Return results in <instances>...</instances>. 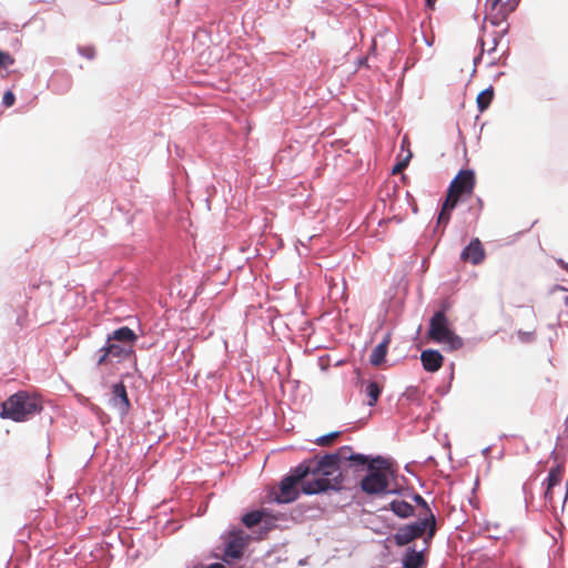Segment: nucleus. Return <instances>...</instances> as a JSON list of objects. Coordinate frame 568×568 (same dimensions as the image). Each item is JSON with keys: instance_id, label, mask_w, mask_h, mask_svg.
<instances>
[{"instance_id": "1", "label": "nucleus", "mask_w": 568, "mask_h": 568, "mask_svg": "<svg viewBox=\"0 0 568 568\" xmlns=\"http://www.w3.org/2000/svg\"><path fill=\"white\" fill-rule=\"evenodd\" d=\"M347 460L359 465L367 463V458L354 454L351 446L339 447L335 453L325 454L321 458H310L281 480L278 489L272 493L273 499L278 504L294 501L300 496L298 484L302 491L307 495L339 489L343 481L341 464Z\"/></svg>"}, {"instance_id": "2", "label": "nucleus", "mask_w": 568, "mask_h": 568, "mask_svg": "<svg viewBox=\"0 0 568 568\" xmlns=\"http://www.w3.org/2000/svg\"><path fill=\"white\" fill-rule=\"evenodd\" d=\"M138 341V335L128 326H122L106 337V343L101 347L97 355V364L99 366L108 364L111 358L118 361L129 359L134 355V344Z\"/></svg>"}, {"instance_id": "3", "label": "nucleus", "mask_w": 568, "mask_h": 568, "mask_svg": "<svg viewBox=\"0 0 568 568\" xmlns=\"http://www.w3.org/2000/svg\"><path fill=\"white\" fill-rule=\"evenodd\" d=\"M42 409V400L37 394L20 390L2 403L0 416L3 419L21 423L41 413Z\"/></svg>"}, {"instance_id": "4", "label": "nucleus", "mask_w": 568, "mask_h": 568, "mask_svg": "<svg viewBox=\"0 0 568 568\" xmlns=\"http://www.w3.org/2000/svg\"><path fill=\"white\" fill-rule=\"evenodd\" d=\"M388 462L382 457L368 464V474L361 480V488L367 495L389 493Z\"/></svg>"}, {"instance_id": "5", "label": "nucleus", "mask_w": 568, "mask_h": 568, "mask_svg": "<svg viewBox=\"0 0 568 568\" xmlns=\"http://www.w3.org/2000/svg\"><path fill=\"white\" fill-rule=\"evenodd\" d=\"M428 337L436 343L448 344L453 349L463 346V339L449 327V322L444 311H438L432 316Z\"/></svg>"}, {"instance_id": "6", "label": "nucleus", "mask_w": 568, "mask_h": 568, "mask_svg": "<svg viewBox=\"0 0 568 568\" xmlns=\"http://www.w3.org/2000/svg\"><path fill=\"white\" fill-rule=\"evenodd\" d=\"M427 527H429L428 535L432 538L436 531V520L433 514H429V518L399 527L393 535L394 542L397 546L408 545L410 541L422 537Z\"/></svg>"}, {"instance_id": "7", "label": "nucleus", "mask_w": 568, "mask_h": 568, "mask_svg": "<svg viewBox=\"0 0 568 568\" xmlns=\"http://www.w3.org/2000/svg\"><path fill=\"white\" fill-rule=\"evenodd\" d=\"M476 186V176L473 170H460L450 182L446 197L449 205H457L464 197H469Z\"/></svg>"}, {"instance_id": "8", "label": "nucleus", "mask_w": 568, "mask_h": 568, "mask_svg": "<svg viewBox=\"0 0 568 568\" xmlns=\"http://www.w3.org/2000/svg\"><path fill=\"white\" fill-rule=\"evenodd\" d=\"M519 3V0H487L486 12L490 17L493 24L498 26L514 12Z\"/></svg>"}, {"instance_id": "9", "label": "nucleus", "mask_w": 568, "mask_h": 568, "mask_svg": "<svg viewBox=\"0 0 568 568\" xmlns=\"http://www.w3.org/2000/svg\"><path fill=\"white\" fill-rule=\"evenodd\" d=\"M247 536L242 530L230 532L226 541L225 555L237 559L243 555L246 547Z\"/></svg>"}, {"instance_id": "10", "label": "nucleus", "mask_w": 568, "mask_h": 568, "mask_svg": "<svg viewBox=\"0 0 568 568\" xmlns=\"http://www.w3.org/2000/svg\"><path fill=\"white\" fill-rule=\"evenodd\" d=\"M486 257L485 248L479 239H473L470 243L462 251L460 260L469 262L473 265L480 264Z\"/></svg>"}, {"instance_id": "11", "label": "nucleus", "mask_w": 568, "mask_h": 568, "mask_svg": "<svg viewBox=\"0 0 568 568\" xmlns=\"http://www.w3.org/2000/svg\"><path fill=\"white\" fill-rule=\"evenodd\" d=\"M423 367L427 372H437L444 363L443 355L435 349H425L420 354Z\"/></svg>"}, {"instance_id": "12", "label": "nucleus", "mask_w": 568, "mask_h": 568, "mask_svg": "<svg viewBox=\"0 0 568 568\" xmlns=\"http://www.w3.org/2000/svg\"><path fill=\"white\" fill-rule=\"evenodd\" d=\"M112 402L122 414H126L130 408V400L128 397L126 388L123 383H118L112 387Z\"/></svg>"}, {"instance_id": "13", "label": "nucleus", "mask_w": 568, "mask_h": 568, "mask_svg": "<svg viewBox=\"0 0 568 568\" xmlns=\"http://www.w3.org/2000/svg\"><path fill=\"white\" fill-rule=\"evenodd\" d=\"M390 343V334H386L383 338V341L375 346V348L372 351V354L369 356V362L374 366H379L384 363L388 346Z\"/></svg>"}, {"instance_id": "14", "label": "nucleus", "mask_w": 568, "mask_h": 568, "mask_svg": "<svg viewBox=\"0 0 568 568\" xmlns=\"http://www.w3.org/2000/svg\"><path fill=\"white\" fill-rule=\"evenodd\" d=\"M389 507L392 511L400 518H407L414 515V507L405 500H393Z\"/></svg>"}, {"instance_id": "15", "label": "nucleus", "mask_w": 568, "mask_h": 568, "mask_svg": "<svg viewBox=\"0 0 568 568\" xmlns=\"http://www.w3.org/2000/svg\"><path fill=\"white\" fill-rule=\"evenodd\" d=\"M493 98H494V89H493V87H489V88L483 90L477 95V99H476L478 110L480 112H484L485 110H487V108L490 105V103L493 101Z\"/></svg>"}, {"instance_id": "16", "label": "nucleus", "mask_w": 568, "mask_h": 568, "mask_svg": "<svg viewBox=\"0 0 568 568\" xmlns=\"http://www.w3.org/2000/svg\"><path fill=\"white\" fill-rule=\"evenodd\" d=\"M403 562L404 568H419L424 562V558L420 552L412 549L407 551Z\"/></svg>"}, {"instance_id": "17", "label": "nucleus", "mask_w": 568, "mask_h": 568, "mask_svg": "<svg viewBox=\"0 0 568 568\" xmlns=\"http://www.w3.org/2000/svg\"><path fill=\"white\" fill-rule=\"evenodd\" d=\"M564 473H565L564 465H557L556 467H552L549 470L547 484H549L550 487H556V486L560 485L562 477H564Z\"/></svg>"}, {"instance_id": "18", "label": "nucleus", "mask_w": 568, "mask_h": 568, "mask_svg": "<svg viewBox=\"0 0 568 568\" xmlns=\"http://www.w3.org/2000/svg\"><path fill=\"white\" fill-rule=\"evenodd\" d=\"M265 516L264 510H254L251 513L245 514L242 517V523L247 527L252 528L260 524L263 520V517Z\"/></svg>"}, {"instance_id": "19", "label": "nucleus", "mask_w": 568, "mask_h": 568, "mask_svg": "<svg viewBox=\"0 0 568 568\" xmlns=\"http://www.w3.org/2000/svg\"><path fill=\"white\" fill-rule=\"evenodd\" d=\"M382 393V387L376 382H369L366 386V395L368 397L367 404L374 406Z\"/></svg>"}, {"instance_id": "20", "label": "nucleus", "mask_w": 568, "mask_h": 568, "mask_svg": "<svg viewBox=\"0 0 568 568\" xmlns=\"http://www.w3.org/2000/svg\"><path fill=\"white\" fill-rule=\"evenodd\" d=\"M456 207V205H449V199L446 197L445 202L443 203L442 210L438 215V224L446 225L449 222L450 213Z\"/></svg>"}, {"instance_id": "21", "label": "nucleus", "mask_w": 568, "mask_h": 568, "mask_svg": "<svg viewBox=\"0 0 568 568\" xmlns=\"http://www.w3.org/2000/svg\"><path fill=\"white\" fill-rule=\"evenodd\" d=\"M341 435V432H332L329 434L323 435L318 437L315 443L318 446L326 447L334 443L335 439H337Z\"/></svg>"}, {"instance_id": "22", "label": "nucleus", "mask_w": 568, "mask_h": 568, "mask_svg": "<svg viewBox=\"0 0 568 568\" xmlns=\"http://www.w3.org/2000/svg\"><path fill=\"white\" fill-rule=\"evenodd\" d=\"M28 311L27 310H22L21 313L17 316V320H16V326L18 327L17 331H21L22 328H24L28 324Z\"/></svg>"}, {"instance_id": "23", "label": "nucleus", "mask_w": 568, "mask_h": 568, "mask_svg": "<svg viewBox=\"0 0 568 568\" xmlns=\"http://www.w3.org/2000/svg\"><path fill=\"white\" fill-rule=\"evenodd\" d=\"M14 63V58L4 51H0V68H8Z\"/></svg>"}, {"instance_id": "24", "label": "nucleus", "mask_w": 568, "mask_h": 568, "mask_svg": "<svg viewBox=\"0 0 568 568\" xmlns=\"http://www.w3.org/2000/svg\"><path fill=\"white\" fill-rule=\"evenodd\" d=\"M79 53L87 59H93L95 57V49L92 45L80 47Z\"/></svg>"}, {"instance_id": "25", "label": "nucleus", "mask_w": 568, "mask_h": 568, "mask_svg": "<svg viewBox=\"0 0 568 568\" xmlns=\"http://www.w3.org/2000/svg\"><path fill=\"white\" fill-rule=\"evenodd\" d=\"M16 97L12 91H6L2 98V103L4 106L10 108L14 104Z\"/></svg>"}, {"instance_id": "26", "label": "nucleus", "mask_w": 568, "mask_h": 568, "mask_svg": "<svg viewBox=\"0 0 568 568\" xmlns=\"http://www.w3.org/2000/svg\"><path fill=\"white\" fill-rule=\"evenodd\" d=\"M409 158H410V154L405 160H403L402 162H398L393 168V174H397V173L402 172L408 165Z\"/></svg>"}, {"instance_id": "27", "label": "nucleus", "mask_w": 568, "mask_h": 568, "mask_svg": "<svg viewBox=\"0 0 568 568\" xmlns=\"http://www.w3.org/2000/svg\"><path fill=\"white\" fill-rule=\"evenodd\" d=\"M413 499L417 505L424 507L426 509V511L430 513V509H429L426 500L420 495H418V494L414 495Z\"/></svg>"}, {"instance_id": "28", "label": "nucleus", "mask_w": 568, "mask_h": 568, "mask_svg": "<svg viewBox=\"0 0 568 568\" xmlns=\"http://www.w3.org/2000/svg\"><path fill=\"white\" fill-rule=\"evenodd\" d=\"M554 488L555 487H550L549 484H547V487H546V490H545V498L550 504H552V501H554Z\"/></svg>"}, {"instance_id": "29", "label": "nucleus", "mask_w": 568, "mask_h": 568, "mask_svg": "<svg viewBox=\"0 0 568 568\" xmlns=\"http://www.w3.org/2000/svg\"><path fill=\"white\" fill-rule=\"evenodd\" d=\"M557 263L562 270H565L568 273V262H565L564 260H558Z\"/></svg>"}, {"instance_id": "30", "label": "nucleus", "mask_w": 568, "mask_h": 568, "mask_svg": "<svg viewBox=\"0 0 568 568\" xmlns=\"http://www.w3.org/2000/svg\"><path fill=\"white\" fill-rule=\"evenodd\" d=\"M426 1V6L430 9L434 8L435 3H436V0H425Z\"/></svg>"}]
</instances>
